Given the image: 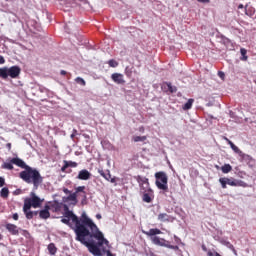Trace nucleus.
<instances>
[{
    "mask_svg": "<svg viewBox=\"0 0 256 256\" xmlns=\"http://www.w3.org/2000/svg\"><path fill=\"white\" fill-rule=\"evenodd\" d=\"M64 217L71 219L72 223L75 224L74 233L76 235V241L85 245L92 255L101 256V249L99 247L109 245V241L105 239L103 232L99 231L93 220L87 217L85 213L79 219L73 211L69 210V206L67 205L64 206Z\"/></svg>",
    "mask_w": 256,
    "mask_h": 256,
    "instance_id": "obj_1",
    "label": "nucleus"
},
{
    "mask_svg": "<svg viewBox=\"0 0 256 256\" xmlns=\"http://www.w3.org/2000/svg\"><path fill=\"white\" fill-rule=\"evenodd\" d=\"M13 165L20 167L21 169H25L20 172L19 177L25 183H33L34 187H39L41 183H43V177L41 173L37 171V169H33L31 166L27 165L25 161L21 160V158H12L10 162H5L2 164V169H8L9 171H13Z\"/></svg>",
    "mask_w": 256,
    "mask_h": 256,
    "instance_id": "obj_2",
    "label": "nucleus"
},
{
    "mask_svg": "<svg viewBox=\"0 0 256 256\" xmlns=\"http://www.w3.org/2000/svg\"><path fill=\"white\" fill-rule=\"evenodd\" d=\"M162 233L163 232L158 228H151L149 231H143V234L150 237V240L154 245H158L159 247H167V249H173V251H179V246L170 245L167 240L157 236L161 235Z\"/></svg>",
    "mask_w": 256,
    "mask_h": 256,
    "instance_id": "obj_3",
    "label": "nucleus"
},
{
    "mask_svg": "<svg viewBox=\"0 0 256 256\" xmlns=\"http://www.w3.org/2000/svg\"><path fill=\"white\" fill-rule=\"evenodd\" d=\"M21 75V67L19 66H11L8 67H2L0 68V78L1 79H7L8 77H11V79H17Z\"/></svg>",
    "mask_w": 256,
    "mask_h": 256,
    "instance_id": "obj_4",
    "label": "nucleus"
},
{
    "mask_svg": "<svg viewBox=\"0 0 256 256\" xmlns=\"http://www.w3.org/2000/svg\"><path fill=\"white\" fill-rule=\"evenodd\" d=\"M156 187H158L161 191H169V186L167 185L169 178L165 172H156Z\"/></svg>",
    "mask_w": 256,
    "mask_h": 256,
    "instance_id": "obj_5",
    "label": "nucleus"
},
{
    "mask_svg": "<svg viewBox=\"0 0 256 256\" xmlns=\"http://www.w3.org/2000/svg\"><path fill=\"white\" fill-rule=\"evenodd\" d=\"M219 183L221 184L222 189H227V185H230V187H247V183L243 180L234 178H220Z\"/></svg>",
    "mask_w": 256,
    "mask_h": 256,
    "instance_id": "obj_6",
    "label": "nucleus"
},
{
    "mask_svg": "<svg viewBox=\"0 0 256 256\" xmlns=\"http://www.w3.org/2000/svg\"><path fill=\"white\" fill-rule=\"evenodd\" d=\"M41 203H43L41 198L35 195V193H32L30 198L24 200V210L27 211V209H31V207L37 209L38 207H41Z\"/></svg>",
    "mask_w": 256,
    "mask_h": 256,
    "instance_id": "obj_7",
    "label": "nucleus"
},
{
    "mask_svg": "<svg viewBox=\"0 0 256 256\" xmlns=\"http://www.w3.org/2000/svg\"><path fill=\"white\" fill-rule=\"evenodd\" d=\"M137 183L139 184L140 191H145V189H151L149 186V178L142 177L141 175L135 176Z\"/></svg>",
    "mask_w": 256,
    "mask_h": 256,
    "instance_id": "obj_8",
    "label": "nucleus"
},
{
    "mask_svg": "<svg viewBox=\"0 0 256 256\" xmlns=\"http://www.w3.org/2000/svg\"><path fill=\"white\" fill-rule=\"evenodd\" d=\"M140 193H143L142 201H144V203H152L153 199H155V195H153V190L151 188L140 190Z\"/></svg>",
    "mask_w": 256,
    "mask_h": 256,
    "instance_id": "obj_9",
    "label": "nucleus"
},
{
    "mask_svg": "<svg viewBox=\"0 0 256 256\" xmlns=\"http://www.w3.org/2000/svg\"><path fill=\"white\" fill-rule=\"evenodd\" d=\"M111 79L117 85H124V83H125V78H124L123 74H121V73H113L111 75Z\"/></svg>",
    "mask_w": 256,
    "mask_h": 256,
    "instance_id": "obj_10",
    "label": "nucleus"
},
{
    "mask_svg": "<svg viewBox=\"0 0 256 256\" xmlns=\"http://www.w3.org/2000/svg\"><path fill=\"white\" fill-rule=\"evenodd\" d=\"M77 179H80V181H89L91 179V172L87 169L80 170Z\"/></svg>",
    "mask_w": 256,
    "mask_h": 256,
    "instance_id": "obj_11",
    "label": "nucleus"
},
{
    "mask_svg": "<svg viewBox=\"0 0 256 256\" xmlns=\"http://www.w3.org/2000/svg\"><path fill=\"white\" fill-rule=\"evenodd\" d=\"M98 173H100L101 177H104V179H106V181H110V183H116L117 182V178L115 177H111V172H109V170H107V172L103 171V170H99Z\"/></svg>",
    "mask_w": 256,
    "mask_h": 256,
    "instance_id": "obj_12",
    "label": "nucleus"
},
{
    "mask_svg": "<svg viewBox=\"0 0 256 256\" xmlns=\"http://www.w3.org/2000/svg\"><path fill=\"white\" fill-rule=\"evenodd\" d=\"M5 228L10 232V235H19V227L17 225L8 223L5 225Z\"/></svg>",
    "mask_w": 256,
    "mask_h": 256,
    "instance_id": "obj_13",
    "label": "nucleus"
},
{
    "mask_svg": "<svg viewBox=\"0 0 256 256\" xmlns=\"http://www.w3.org/2000/svg\"><path fill=\"white\" fill-rule=\"evenodd\" d=\"M225 141L230 145L231 149L234 151V153H237L240 157H243V151L239 149L229 138L225 137Z\"/></svg>",
    "mask_w": 256,
    "mask_h": 256,
    "instance_id": "obj_14",
    "label": "nucleus"
},
{
    "mask_svg": "<svg viewBox=\"0 0 256 256\" xmlns=\"http://www.w3.org/2000/svg\"><path fill=\"white\" fill-rule=\"evenodd\" d=\"M49 209H51V207L49 205H46L45 209L39 212L40 219H49V217H51Z\"/></svg>",
    "mask_w": 256,
    "mask_h": 256,
    "instance_id": "obj_15",
    "label": "nucleus"
},
{
    "mask_svg": "<svg viewBox=\"0 0 256 256\" xmlns=\"http://www.w3.org/2000/svg\"><path fill=\"white\" fill-rule=\"evenodd\" d=\"M158 221L161 223H169L171 221V216H169L167 213H160L158 215Z\"/></svg>",
    "mask_w": 256,
    "mask_h": 256,
    "instance_id": "obj_16",
    "label": "nucleus"
},
{
    "mask_svg": "<svg viewBox=\"0 0 256 256\" xmlns=\"http://www.w3.org/2000/svg\"><path fill=\"white\" fill-rule=\"evenodd\" d=\"M0 197H2V199H7L9 197V188H2L0 191Z\"/></svg>",
    "mask_w": 256,
    "mask_h": 256,
    "instance_id": "obj_17",
    "label": "nucleus"
},
{
    "mask_svg": "<svg viewBox=\"0 0 256 256\" xmlns=\"http://www.w3.org/2000/svg\"><path fill=\"white\" fill-rule=\"evenodd\" d=\"M48 251L50 255H55L57 253V246H55V243H50L48 245Z\"/></svg>",
    "mask_w": 256,
    "mask_h": 256,
    "instance_id": "obj_18",
    "label": "nucleus"
},
{
    "mask_svg": "<svg viewBox=\"0 0 256 256\" xmlns=\"http://www.w3.org/2000/svg\"><path fill=\"white\" fill-rule=\"evenodd\" d=\"M30 209H26L25 210V205L23 206V212L26 215V219H33L34 217V212L33 211H29Z\"/></svg>",
    "mask_w": 256,
    "mask_h": 256,
    "instance_id": "obj_19",
    "label": "nucleus"
},
{
    "mask_svg": "<svg viewBox=\"0 0 256 256\" xmlns=\"http://www.w3.org/2000/svg\"><path fill=\"white\" fill-rule=\"evenodd\" d=\"M240 53L242 55V57H240V61H247V59H249V56H247V49L241 48Z\"/></svg>",
    "mask_w": 256,
    "mask_h": 256,
    "instance_id": "obj_20",
    "label": "nucleus"
},
{
    "mask_svg": "<svg viewBox=\"0 0 256 256\" xmlns=\"http://www.w3.org/2000/svg\"><path fill=\"white\" fill-rule=\"evenodd\" d=\"M224 245H225V247L230 249L232 251V253H234V255H237V250L235 249V246H233V244H231V242L225 241Z\"/></svg>",
    "mask_w": 256,
    "mask_h": 256,
    "instance_id": "obj_21",
    "label": "nucleus"
},
{
    "mask_svg": "<svg viewBox=\"0 0 256 256\" xmlns=\"http://www.w3.org/2000/svg\"><path fill=\"white\" fill-rule=\"evenodd\" d=\"M193 99H189L183 106L184 111H189L193 107Z\"/></svg>",
    "mask_w": 256,
    "mask_h": 256,
    "instance_id": "obj_22",
    "label": "nucleus"
},
{
    "mask_svg": "<svg viewBox=\"0 0 256 256\" xmlns=\"http://www.w3.org/2000/svg\"><path fill=\"white\" fill-rule=\"evenodd\" d=\"M222 173H231L233 171V167L230 166V164H225L221 167Z\"/></svg>",
    "mask_w": 256,
    "mask_h": 256,
    "instance_id": "obj_23",
    "label": "nucleus"
},
{
    "mask_svg": "<svg viewBox=\"0 0 256 256\" xmlns=\"http://www.w3.org/2000/svg\"><path fill=\"white\" fill-rule=\"evenodd\" d=\"M165 85L167 86L168 91L171 93H177V87L173 86L171 82H166Z\"/></svg>",
    "mask_w": 256,
    "mask_h": 256,
    "instance_id": "obj_24",
    "label": "nucleus"
},
{
    "mask_svg": "<svg viewBox=\"0 0 256 256\" xmlns=\"http://www.w3.org/2000/svg\"><path fill=\"white\" fill-rule=\"evenodd\" d=\"M134 143H139V141H147V136H133Z\"/></svg>",
    "mask_w": 256,
    "mask_h": 256,
    "instance_id": "obj_25",
    "label": "nucleus"
},
{
    "mask_svg": "<svg viewBox=\"0 0 256 256\" xmlns=\"http://www.w3.org/2000/svg\"><path fill=\"white\" fill-rule=\"evenodd\" d=\"M67 201H72L73 203L77 204V193H72L67 197Z\"/></svg>",
    "mask_w": 256,
    "mask_h": 256,
    "instance_id": "obj_26",
    "label": "nucleus"
},
{
    "mask_svg": "<svg viewBox=\"0 0 256 256\" xmlns=\"http://www.w3.org/2000/svg\"><path fill=\"white\" fill-rule=\"evenodd\" d=\"M76 83H78V85H82V87H85L87 85V82H85V79L81 78V77H77L75 79Z\"/></svg>",
    "mask_w": 256,
    "mask_h": 256,
    "instance_id": "obj_27",
    "label": "nucleus"
},
{
    "mask_svg": "<svg viewBox=\"0 0 256 256\" xmlns=\"http://www.w3.org/2000/svg\"><path fill=\"white\" fill-rule=\"evenodd\" d=\"M74 193H76V195H77V193H83V195H84V197H85V186H79V187H77L76 188V191L74 192Z\"/></svg>",
    "mask_w": 256,
    "mask_h": 256,
    "instance_id": "obj_28",
    "label": "nucleus"
},
{
    "mask_svg": "<svg viewBox=\"0 0 256 256\" xmlns=\"http://www.w3.org/2000/svg\"><path fill=\"white\" fill-rule=\"evenodd\" d=\"M108 65L109 67H118L119 66V63L117 61H115L114 59H111L108 61Z\"/></svg>",
    "mask_w": 256,
    "mask_h": 256,
    "instance_id": "obj_29",
    "label": "nucleus"
},
{
    "mask_svg": "<svg viewBox=\"0 0 256 256\" xmlns=\"http://www.w3.org/2000/svg\"><path fill=\"white\" fill-rule=\"evenodd\" d=\"M64 163H66L68 167H77V162L64 160Z\"/></svg>",
    "mask_w": 256,
    "mask_h": 256,
    "instance_id": "obj_30",
    "label": "nucleus"
},
{
    "mask_svg": "<svg viewBox=\"0 0 256 256\" xmlns=\"http://www.w3.org/2000/svg\"><path fill=\"white\" fill-rule=\"evenodd\" d=\"M61 223H64V225H71V219L70 218H62Z\"/></svg>",
    "mask_w": 256,
    "mask_h": 256,
    "instance_id": "obj_31",
    "label": "nucleus"
},
{
    "mask_svg": "<svg viewBox=\"0 0 256 256\" xmlns=\"http://www.w3.org/2000/svg\"><path fill=\"white\" fill-rule=\"evenodd\" d=\"M68 168H69V164L64 163V165H63L62 168H61V171H62V172H65V171H67Z\"/></svg>",
    "mask_w": 256,
    "mask_h": 256,
    "instance_id": "obj_32",
    "label": "nucleus"
},
{
    "mask_svg": "<svg viewBox=\"0 0 256 256\" xmlns=\"http://www.w3.org/2000/svg\"><path fill=\"white\" fill-rule=\"evenodd\" d=\"M12 219H14V221H19V214L14 213Z\"/></svg>",
    "mask_w": 256,
    "mask_h": 256,
    "instance_id": "obj_33",
    "label": "nucleus"
},
{
    "mask_svg": "<svg viewBox=\"0 0 256 256\" xmlns=\"http://www.w3.org/2000/svg\"><path fill=\"white\" fill-rule=\"evenodd\" d=\"M5 185V178L0 177V187H3Z\"/></svg>",
    "mask_w": 256,
    "mask_h": 256,
    "instance_id": "obj_34",
    "label": "nucleus"
},
{
    "mask_svg": "<svg viewBox=\"0 0 256 256\" xmlns=\"http://www.w3.org/2000/svg\"><path fill=\"white\" fill-rule=\"evenodd\" d=\"M5 63V57L0 56V65H4Z\"/></svg>",
    "mask_w": 256,
    "mask_h": 256,
    "instance_id": "obj_35",
    "label": "nucleus"
},
{
    "mask_svg": "<svg viewBox=\"0 0 256 256\" xmlns=\"http://www.w3.org/2000/svg\"><path fill=\"white\" fill-rule=\"evenodd\" d=\"M198 3H211V0H197Z\"/></svg>",
    "mask_w": 256,
    "mask_h": 256,
    "instance_id": "obj_36",
    "label": "nucleus"
},
{
    "mask_svg": "<svg viewBox=\"0 0 256 256\" xmlns=\"http://www.w3.org/2000/svg\"><path fill=\"white\" fill-rule=\"evenodd\" d=\"M218 75H219L220 79H224V77H225V73H223V72H218Z\"/></svg>",
    "mask_w": 256,
    "mask_h": 256,
    "instance_id": "obj_37",
    "label": "nucleus"
},
{
    "mask_svg": "<svg viewBox=\"0 0 256 256\" xmlns=\"http://www.w3.org/2000/svg\"><path fill=\"white\" fill-rule=\"evenodd\" d=\"M63 192H64L66 195H71V192H70L69 189H67V188H64V189H63Z\"/></svg>",
    "mask_w": 256,
    "mask_h": 256,
    "instance_id": "obj_38",
    "label": "nucleus"
},
{
    "mask_svg": "<svg viewBox=\"0 0 256 256\" xmlns=\"http://www.w3.org/2000/svg\"><path fill=\"white\" fill-rule=\"evenodd\" d=\"M6 147H7L8 151H11V143H7Z\"/></svg>",
    "mask_w": 256,
    "mask_h": 256,
    "instance_id": "obj_39",
    "label": "nucleus"
},
{
    "mask_svg": "<svg viewBox=\"0 0 256 256\" xmlns=\"http://www.w3.org/2000/svg\"><path fill=\"white\" fill-rule=\"evenodd\" d=\"M60 75H67V71L61 70V71H60Z\"/></svg>",
    "mask_w": 256,
    "mask_h": 256,
    "instance_id": "obj_40",
    "label": "nucleus"
},
{
    "mask_svg": "<svg viewBox=\"0 0 256 256\" xmlns=\"http://www.w3.org/2000/svg\"><path fill=\"white\" fill-rule=\"evenodd\" d=\"M202 250L205 251V252L208 251V250H207V246H205V244L202 245Z\"/></svg>",
    "mask_w": 256,
    "mask_h": 256,
    "instance_id": "obj_41",
    "label": "nucleus"
},
{
    "mask_svg": "<svg viewBox=\"0 0 256 256\" xmlns=\"http://www.w3.org/2000/svg\"><path fill=\"white\" fill-rule=\"evenodd\" d=\"M126 75H127V77H129V75H131V72L127 71V68H126Z\"/></svg>",
    "mask_w": 256,
    "mask_h": 256,
    "instance_id": "obj_42",
    "label": "nucleus"
},
{
    "mask_svg": "<svg viewBox=\"0 0 256 256\" xmlns=\"http://www.w3.org/2000/svg\"><path fill=\"white\" fill-rule=\"evenodd\" d=\"M101 217H102L101 214L96 215V219H101Z\"/></svg>",
    "mask_w": 256,
    "mask_h": 256,
    "instance_id": "obj_43",
    "label": "nucleus"
},
{
    "mask_svg": "<svg viewBox=\"0 0 256 256\" xmlns=\"http://www.w3.org/2000/svg\"><path fill=\"white\" fill-rule=\"evenodd\" d=\"M238 9H243V4H240V5L238 6Z\"/></svg>",
    "mask_w": 256,
    "mask_h": 256,
    "instance_id": "obj_44",
    "label": "nucleus"
},
{
    "mask_svg": "<svg viewBox=\"0 0 256 256\" xmlns=\"http://www.w3.org/2000/svg\"><path fill=\"white\" fill-rule=\"evenodd\" d=\"M34 213V215H37L38 214V212L37 211H35V212H33Z\"/></svg>",
    "mask_w": 256,
    "mask_h": 256,
    "instance_id": "obj_45",
    "label": "nucleus"
},
{
    "mask_svg": "<svg viewBox=\"0 0 256 256\" xmlns=\"http://www.w3.org/2000/svg\"><path fill=\"white\" fill-rule=\"evenodd\" d=\"M30 31H31L32 33H35V31H33V29H30Z\"/></svg>",
    "mask_w": 256,
    "mask_h": 256,
    "instance_id": "obj_46",
    "label": "nucleus"
},
{
    "mask_svg": "<svg viewBox=\"0 0 256 256\" xmlns=\"http://www.w3.org/2000/svg\"><path fill=\"white\" fill-rule=\"evenodd\" d=\"M71 137H72V139H73V137H75V134H72Z\"/></svg>",
    "mask_w": 256,
    "mask_h": 256,
    "instance_id": "obj_47",
    "label": "nucleus"
},
{
    "mask_svg": "<svg viewBox=\"0 0 256 256\" xmlns=\"http://www.w3.org/2000/svg\"><path fill=\"white\" fill-rule=\"evenodd\" d=\"M74 133H77V130H74Z\"/></svg>",
    "mask_w": 256,
    "mask_h": 256,
    "instance_id": "obj_48",
    "label": "nucleus"
}]
</instances>
